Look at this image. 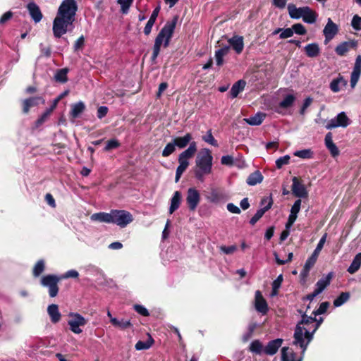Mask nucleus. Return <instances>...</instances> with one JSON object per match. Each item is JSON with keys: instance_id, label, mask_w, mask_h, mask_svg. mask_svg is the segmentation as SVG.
Segmentation results:
<instances>
[{"instance_id": "51", "label": "nucleus", "mask_w": 361, "mask_h": 361, "mask_svg": "<svg viewBox=\"0 0 361 361\" xmlns=\"http://www.w3.org/2000/svg\"><path fill=\"white\" fill-rule=\"evenodd\" d=\"M351 26L353 28L357 31L361 30V17L358 15H355L353 17L352 21H351Z\"/></svg>"}, {"instance_id": "19", "label": "nucleus", "mask_w": 361, "mask_h": 361, "mask_svg": "<svg viewBox=\"0 0 361 361\" xmlns=\"http://www.w3.org/2000/svg\"><path fill=\"white\" fill-rule=\"evenodd\" d=\"M92 221H97L100 223L112 224V210L109 213L107 212H98L94 213L90 216Z\"/></svg>"}, {"instance_id": "14", "label": "nucleus", "mask_w": 361, "mask_h": 361, "mask_svg": "<svg viewBox=\"0 0 361 361\" xmlns=\"http://www.w3.org/2000/svg\"><path fill=\"white\" fill-rule=\"evenodd\" d=\"M267 202V204L257 211L255 214L250 219V224L251 225H255L264 214V213L268 211L272 206L273 201L271 198H264L261 201V204H264Z\"/></svg>"}, {"instance_id": "18", "label": "nucleus", "mask_w": 361, "mask_h": 361, "mask_svg": "<svg viewBox=\"0 0 361 361\" xmlns=\"http://www.w3.org/2000/svg\"><path fill=\"white\" fill-rule=\"evenodd\" d=\"M255 309L257 312L265 314L268 311V306L266 300L262 295L259 290L255 292Z\"/></svg>"}, {"instance_id": "3", "label": "nucleus", "mask_w": 361, "mask_h": 361, "mask_svg": "<svg viewBox=\"0 0 361 361\" xmlns=\"http://www.w3.org/2000/svg\"><path fill=\"white\" fill-rule=\"evenodd\" d=\"M177 20V17H175L172 20L167 21L157 35L154 41L153 52L151 56V59L153 62L156 61L159 54L161 44H163L164 47H167L169 45L170 40L174 32Z\"/></svg>"}, {"instance_id": "57", "label": "nucleus", "mask_w": 361, "mask_h": 361, "mask_svg": "<svg viewBox=\"0 0 361 361\" xmlns=\"http://www.w3.org/2000/svg\"><path fill=\"white\" fill-rule=\"evenodd\" d=\"M293 35V30L291 27L282 29V32L279 35L280 39H286L291 37Z\"/></svg>"}, {"instance_id": "50", "label": "nucleus", "mask_w": 361, "mask_h": 361, "mask_svg": "<svg viewBox=\"0 0 361 361\" xmlns=\"http://www.w3.org/2000/svg\"><path fill=\"white\" fill-rule=\"evenodd\" d=\"M119 146L120 143L116 139H111L107 141L104 150L106 152H109L111 149L118 148Z\"/></svg>"}, {"instance_id": "20", "label": "nucleus", "mask_w": 361, "mask_h": 361, "mask_svg": "<svg viewBox=\"0 0 361 361\" xmlns=\"http://www.w3.org/2000/svg\"><path fill=\"white\" fill-rule=\"evenodd\" d=\"M27 8L32 19L35 23H39L42 20V12L39 9V7L35 2H30L27 6Z\"/></svg>"}, {"instance_id": "38", "label": "nucleus", "mask_w": 361, "mask_h": 361, "mask_svg": "<svg viewBox=\"0 0 361 361\" xmlns=\"http://www.w3.org/2000/svg\"><path fill=\"white\" fill-rule=\"evenodd\" d=\"M295 97L293 94H287L279 104V109H288L293 106L295 101Z\"/></svg>"}, {"instance_id": "54", "label": "nucleus", "mask_w": 361, "mask_h": 361, "mask_svg": "<svg viewBox=\"0 0 361 361\" xmlns=\"http://www.w3.org/2000/svg\"><path fill=\"white\" fill-rule=\"evenodd\" d=\"M54 106L49 110H47L36 121V126H39L43 124L47 119Z\"/></svg>"}, {"instance_id": "34", "label": "nucleus", "mask_w": 361, "mask_h": 361, "mask_svg": "<svg viewBox=\"0 0 361 361\" xmlns=\"http://www.w3.org/2000/svg\"><path fill=\"white\" fill-rule=\"evenodd\" d=\"M69 69L68 68H63L58 69L54 74V80L60 83H65L68 81V73Z\"/></svg>"}, {"instance_id": "23", "label": "nucleus", "mask_w": 361, "mask_h": 361, "mask_svg": "<svg viewBox=\"0 0 361 361\" xmlns=\"http://www.w3.org/2000/svg\"><path fill=\"white\" fill-rule=\"evenodd\" d=\"M348 81L341 75L336 78L332 80L330 82L329 87L333 92H338L342 87H345Z\"/></svg>"}, {"instance_id": "29", "label": "nucleus", "mask_w": 361, "mask_h": 361, "mask_svg": "<svg viewBox=\"0 0 361 361\" xmlns=\"http://www.w3.org/2000/svg\"><path fill=\"white\" fill-rule=\"evenodd\" d=\"M305 54L308 57L314 58L320 53V48L317 43H311L306 45L304 48Z\"/></svg>"}, {"instance_id": "16", "label": "nucleus", "mask_w": 361, "mask_h": 361, "mask_svg": "<svg viewBox=\"0 0 361 361\" xmlns=\"http://www.w3.org/2000/svg\"><path fill=\"white\" fill-rule=\"evenodd\" d=\"M292 184V191L295 196L303 198L307 196V192L305 185L301 183L296 177H293Z\"/></svg>"}, {"instance_id": "22", "label": "nucleus", "mask_w": 361, "mask_h": 361, "mask_svg": "<svg viewBox=\"0 0 361 361\" xmlns=\"http://www.w3.org/2000/svg\"><path fill=\"white\" fill-rule=\"evenodd\" d=\"M357 42L355 41L343 42L339 44L335 49L336 53L338 56H344L350 49L355 48Z\"/></svg>"}, {"instance_id": "8", "label": "nucleus", "mask_w": 361, "mask_h": 361, "mask_svg": "<svg viewBox=\"0 0 361 361\" xmlns=\"http://www.w3.org/2000/svg\"><path fill=\"white\" fill-rule=\"evenodd\" d=\"M112 224L121 228H125L133 221V215L126 210L112 209Z\"/></svg>"}, {"instance_id": "10", "label": "nucleus", "mask_w": 361, "mask_h": 361, "mask_svg": "<svg viewBox=\"0 0 361 361\" xmlns=\"http://www.w3.org/2000/svg\"><path fill=\"white\" fill-rule=\"evenodd\" d=\"M60 278L52 274L44 276L41 279L42 286L49 288V295L51 298L56 296L58 294L59 288L57 284Z\"/></svg>"}, {"instance_id": "27", "label": "nucleus", "mask_w": 361, "mask_h": 361, "mask_svg": "<svg viewBox=\"0 0 361 361\" xmlns=\"http://www.w3.org/2000/svg\"><path fill=\"white\" fill-rule=\"evenodd\" d=\"M281 361H301V357L296 358L291 348L283 347L281 350Z\"/></svg>"}, {"instance_id": "15", "label": "nucleus", "mask_w": 361, "mask_h": 361, "mask_svg": "<svg viewBox=\"0 0 361 361\" xmlns=\"http://www.w3.org/2000/svg\"><path fill=\"white\" fill-rule=\"evenodd\" d=\"M361 75V56L356 57L353 70L350 75V86L353 89L356 86Z\"/></svg>"}, {"instance_id": "37", "label": "nucleus", "mask_w": 361, "mask_h": 361, "mask_svg": "<svg viewBox=\"0 0 361 361\" xmlns=\"http://www.w3.org/2000/svg\"><path fill=\"white\" fill-rule=\"evenodd\" d=\"M263 176L259 171L251 173L247 178V183L249 185H255L262 181Z\"/></svg>"}, {"instance_id": "55", "label": "nucleus", "mask_w": 361, "mask_h": 361, "mask_svg": "<svg viewBox=\"0 0 361 361\" xmlns=\"http://www.w3.org/2000/svg\"><path fill=\"white\" fill-rule=\"evenodd\" d=\"M134 310L140 315L147 317L149 315V311L142 305H135Z\"/></svg>"}, {"instance_id": "6", "label": "nucleus", "mask_w": 361, "mask_h": 361, "mask_svg": "<svg viewBox=\"0 0 361 361\" xmlns=\"http://www.w3.org/2000/svg\"><path fill=\"white\" fill-rule=\"evenodd\" d=\"M77 10L75 0H63L59 8L58 15L68 18L69 22H73Z\"/></svg>"}, {"instance_id": "42", "label": "nucleus", "mask_w": 361, "mask_h": 361, "mask_svg": "<svg viewBox=\"0 0 361 361\" xmlns=\"http://www.w3.org/2000/svg\"><path fill=\"white\" fill-rule=\"evenodd\" d=\"M45 269V263L43 259H39L37 261V262L35 264L32 274L35 277H38L44 271Z\"/></svg>"}, {"instance_id": "58", "label": "nucleus", "mask_w": 361, "mask_h": 361, "mask_svg": "<svg viewBox=\"0 0 361 361\" xmlns=\"http://www.w3.org/2000/svg\"><path fill=\"white\" fill-rule=\"evenodd\" d=\"M301 206V200H297L294 202L293 205L291 207L290 209V214L296 215L298 216V213L300 212Z\"/></svg>"}, {"instance_id": "49", "label": "nucleus", "mask_w": 361, "mask_h": 361, "mask_svg": "<svg viewBox=\"0 0 361 361\" xmlns=\"http://www.w3.org/2000/svg\"><path fill=\"white\" fill-rule=\"evenodd\" d=\"M326 237H327V234L326 233H324L322 237L320 238L315 250H314L313 252V255H316V256H319L321 250H322L323 247H324V245L326 242Z\"/></svg>"}, {"instance_id": "46", "label": "nucleus", "mask_w": 361, "mask_h": 361, "mask_svg": "<svg viewBox=\"0 0 361 361\" xmlns=\"http://www.w3.org/2000/svg\"><path fill=\"white\" fill-rule=\"evenodd\" d=\"M291 28L293 30V34L295 33L297 35H303L307 33L306 28L301 23H295L292 25Z\"/></svg>"}, {"instance_id": "26", "label": "nucleus", "mask_w": 361, "mask_h": 361, "mask_svg": "<svg viewBox=\"0 0 361 361\" xmlns=\"http://www.w3.org/2000/svg\"><path fill=\"white\" fill-rule=\"evenodd\" d=\"M111 324L114 327L120 330H126L132 328L133 324L129 319L124 318H117L111 319Z\"/></svg>"}, {"instance_id": "41", "label": "nucleus", "mask_w": 361, "mask_h": 361, "mask_svg": "<svg viewBox=\"0 0 361 361\" xmlns=\"http://www.w3.org/2000/svg\"><path fill=\"white\" fill-rule=\"evenodd\" d=\"M350 298V294L348 292H343L337 297L334 301V305L335 307H340L346 302Z\"/></svg>"}, {"instance_id": "5", "label": "nucleus", "mask_w": 361, "mask_h": 361, "mask_svg": "<svg viewBox=\"0 0 361 361\" xmlns=\"http://www.w3.org/2000/svg\"><path fill=\"white\" fill-rule=\"evenodd\" d=\"M283 340H271L265 346L259 341L255 340L250 345L251 352L262 355H273L276 354L282 345Z\"/></svg>"}, {"instance_id": "24", "label": "nucleus", "mask_w": 361, "mask_h": 361, "mask_svg": "<svg viewBox=\"0 0 361 361\" xmlns=\"http://www.w3.org/2000/svg\"><path fill=\"white\" fill-rule=\"evenodd\" d=\"M47 313L50 317V320L53 324L59 322L61 319V314L59 310L57 305L51 304L47 307Z\"/></svg>"}, {"instance_id": "40", "label": "nucleus", "mask_w": 361, "mask_h": 361, "mask_svg": "<svg viewBox=\"0 0 361 361\" xmlns=\"http://www.w3.org/2000/svg\"><path fill=\"white\" fill-rule=\"evenodd\" d=\"M154 341V340H139L135 344V348L137 350L149 349L153 345Z\"/></svg>"}, {"instance_id": "28", "label": "nucleus", "mask_w": 361, "mask_h": 361, "mask_svg": "<svg viewBox=\"0 0 361 361\" xmlns=\"http://www.w3.org/2000/svg\"><path fill=\"white\" fill-rule=\"evenodd\" d=\"M265 114L262 112H257L253 116L244 118V121H245V123L250 126H259L263 122L264 119L265 118Z\"/></svg>"}, {"instance_id": "64", "label": "nucleus", "mask_w": 361, "mask_h": 361, "mask_svg": "<svg viewBox=\"0 0 361 361\" xmlns=\"http://www.w3.org/2000/svg\"><path fill=\"white\" fill-rule=\"evenodd\" d=\"M108 113V108L105 106H101L97 109V117L99 118H104Z\"/></svg>"}, {"instance_id": "12", "label": "nucleus", "mask_w": 361, "mask_h": 361, "mask_svg": "<svg viewBox=\"0 0 361 361\" xmlns=\"http://www.w3.org/2000/svg\"><path fill=\"white\" fill-rule=\"evenodd\" d=\"M338 26L334 23L330 18H329L327 20V23L323 30V35H324V44H327L331 40H332L338 34Z\"/></svg>"}, {"instance_id": "45", "label": "nucleus", "mask_w": 361, "mask_h": 361, "mask_svg": "<svg viewBox=\"0 0 361 361\" xmlns=\"http://www.w3.org/2000/svg\"><path fill=\"white\" fill-rule=\"evenodd\" d=\"M118 4L121 6V13L126 14L128 13L129 8L133 4V0H118Z\"/></svg>"}, {"instance_id": "31", "label": "nucleus", "mask_w": 361, "mask_h": 361, "mask_svg": "<svg viewBox=\"0 0 361 361\" xmlns=\"http://www.w3.org/2000/svg\"><path fill=\"white\" fill-rule=\"evenodd\" d=\"M181 201V193L179 191H176L171 199V204L169 207V214H173L176 209H178Z\"/></svg>"}, {"instance_id": "61", "label": "nucleus", "mask_w": 361, "mask_h": 361, "mask_svg": "<svg viewBox=\"0 0 361 361\" xmlns=\"http://www.w3.org/2000/svg\"><path fill=\"white\" fill-rule=\"evenodd\" d=\"M237 250V247L235 245H231V246H222L221 247V250L226 254L230 255L233 253Z\"/></svg>"}, {"instance_id": "7", "label": "nucleus", "mask_w": 361, "mask_h": 361, "mask_svg": "<svg viewBox=\"0 0 361 361\" xmlns=\"http://www.w3.org/2000/svg\"><path fill=\"white\" fill-rule=\"evenodd\" d=\"M68 317L70 319L68 324L70 330L75 334L82 333V327L86 325L87 320L79 313L75 312H70Z\"/></svg>"}, {"instance_id": "63", "label": "nucleus", "mask_w": 361, "mask_h": 361, "mask_svg": "<svg viewBox=\"0 0 361 361\" xmlns=\"http://www.w3.org/2000/svg\"><path fill=\"white\" fill-rule=\"evenodd\" d=\"M283 281V277L282 274H280L277 276V278L272 283V288L275 289H279L281 283Z\"/></svg>"}, {"instance_id": "35", "label": "nucleus", "mask_w": 361, "mask_h": 361, "mask_svg": "<svg viewBox=\"0 0 361 361\" xmlns=\"http://www.w3.org/2000/svg\"><path fill=\"white\" fill-rule=\"evenodd\" d=\"M331 279V274H329L326 277L322 278L316 283L315 290L317 293H321L327 286L329 285Z\"/></svg>"}, {"instance_id": "52", "label": "nucleus", "mask_w": 361, "mask_h": 361, "mask_svg": "<svg viewBox=\"0 0 361 361\" xmlns=\"http://www.w3.org/2000/svg\"><path fill=\"white\" fill-rule=\"evenodd\" d=\"M329 307V303L328 302H323L320 304L319 308L317 310L313 312L314 317L317 315L322 314L326 312L328 307Z\"/></svg>"}, {"instance_id": "21", "label": "nucleus", "mask_w": 361, "mask_h": 361, "mask_svg": "<svg viewBox=\"0 0 361 361\" xmlns=\"http://www.w3.org/2000/svg\"><path fill=\"white\" fill-rule=\"evenodd\" d=\"M228 44L230 47H231L238 54H240L243 50V37L241 36L235 35L230 38Z\"/></svg>"}, {"instance_id": "60", "label": "nucleus", "mask_w": 361, "mask_h": 361, "mask_svg": "<svg viewBox=\"0 0 361 361\" xmlns=\"http://www.w3.org/2000/svg\"><path fill=\"white\" fill-rule=\"evenodd\" d=\"M326 147L329 150L332 157H336L339 154V150L334 143L330 144Z\"/></svg>"}, {"instance_id": "1", "label": "nucleus", "mask_w": 361, "mask_h": 361, "mask_svg": "<svg viewBox=\"0 0 361 361\" xmlns=\"http://www.w3.org/2000/svg\"><path fill=\"white\" fill-rule=\"evenodd\" d=\"M192 138L190 133H186L183 137H176L172 140L176 147L180 149L185 148L189 144V147L178 156V161L179 164L176 171V183L179 181L182 174L190 165L189 160L194 157L197 152V143L195 141L190 142Z\"/></svg>"}, {"instance_id": "33", "label": "nucleus", "mask_w": 361, "mask_h": 361, "mask_svg": "<svg viewBox=\"0 0 361 361\" xmlns=\"http://www.w3.org/2000/svg\"><path fill=\"white\" fill-rule=\"evenodd\" d=\"M85 109V105L81 101L75 104H73L71 105V111L70 112V115L72 118H76L84 111Z\"/></svg>"}, {"instance_id": "25", "label": "nucleus", "mask_w": 361, "mask_h": 361, "mask_svg": "<svg viewBox=\"0 0 361 361\" xmlns=\"http://www.w3.org/2000/svg\"><path fill=\"white\" fill-rule=\"evenodd\" d=\"M288 14L290 17L293 19H299L300 18H302L303 13L306 6L297 8L295 5L293 4H289L287 6Z\"/></svg>"}, {"instance_id": "59", "label": "nucleus", "mask_w": 361, "mask_h": 361, "mask_svg": "<svg viewBox=\"0 0 361 361\" xmlns=\"http://www.w3.org/2000/svg\"><path fill=\"white\" fill-rule=\"evenodd\" d=\"M79 276V273L74 269H71L66 271L61 279H68V278H78Z\"/></svg>"}, {"instance_id": "39", "label": "nucleus", "mask_w": 361, "mask_h": 361, "mask_svg": "<svg viewBox=\"0 0 361 361\" xmlns=\"http://www.w3.org/2000/svg\"><path fill=\"white\" fill-rule=\"evenodd\" d=\"M207 198L210 202L217 204L223 199V194L216 189H212Z\"/></svg>"}, {"instance_id": "32", "label": "nucleus", "mask_w": 361, "mask_h": 361, "mask_svg": "<svg viewBox=\"0 0 361 361\" xmlns=\"http://www.w3.org/2000/svg\"><path fill=\"white\" fill-rule=\"evenodd\" d=\"M317 18V13L309 6H306L302 16L303 21L306 23L312 24L315 23Z\"/></svg>"}, {"instance_id": "11", "label": "nucleus", "mask_w": 361, "mask_h": 361, "mask_svg": "<svg viewBox=\"0 0 361 361\" xmlns=\"http://www.w3.org/2000/svg\"><path fill=\"white\" fill-rule=\"evenodd\" d=\"M350 124V120L345 112L339 113L336 117L329 120L326 125V129H333L335 128H346Z\"/></svg>"}, {"instance_id": "9", "label": "nucleus", "mask_w": 361, "mask_h": 361, "mask_svg": "<svg viewBox=\"0 0 361 361\" xmlns=\"http://www.w3.org/2000/svg\"><path fill=\"white\" fill-rule=\"evenodd\" d=\"M73 23V22H69L68 18L58 15L53 22V32L54 37L59 38L63 35L66 34L68 26L72 25Z\"/></svg>"}, {"instance_id": "4", "label": "nucleus", "mask_w": 361, "mask_h": 361, "mask_svg": "<svg viewBox=\"0 0 361 361\" xmlns=\"http://www.w3.org/2000/svg\"><path fill=\"white\" fill-rule=\"evenodd\" d=\"M322 321V319L317 321L315 317L303 314L301 321L296 326L294 338H312Z\"/></svg>"}, {"instance_id": "30", "label": "nucleus", "mask_w": 361, "mask_h": 361, "mask_svg": "<svg viewBox=\"0 0 361 361\" xmlns=\"http://www.w3.org/2000/svg\"><path fill=\"white\" fill-rule=\"evenodd\" d=\"M245 85L246 82L243 80H239L235 82L230 90L231 97L232 98L237 97L238 94L244 90Z\"/></svg>"}, {"instance_id": "47", "label": "nucleus", "mask_w": 361, "mask_h": 361, "mask_svg": "<svg viewBox=\"0 0 361 361\" xmlns=\"http://www.w3.org/2000/svg\"><path fill=\"white\" fill-rule=\"evenodd\" d=\"M202 140L212 146H218L217 141L212 135L211 130H208L207 134L202 137Z\"/></svg>"}, {"instance_id": "62", "label": "nucleus", "mask_w": 361, "mask_h": 361, "mask_svg": "<svg viewBox=\"0 0 361 361\" xmlns=\"http://www.w3.org/2000/svg\"><path fill=\"white\" fill-rule=\"evenodd\" d=\"M155 21L153 20L152 19H149L145 28H144V33L146 35H149L152 31V28L154 24Z\"/></svg>"}, {"instance_id": "2", "label": "nucleus", "mask_w": 361, "mask_h": 361, "mask_svg": "<svg viewBox=\"0 0 361 361\" xmlns=\"http://www.w3.org/2000/svg\"><path fill=\"white\" fill-rule=\"evenodd\" d=\"M213 157L207 148L202 149L195 159V177L200 182H204L205 176L212 171Z\"/></svg>"}, {"instance_id": "17", "label": "nucleus", "mask_w": 361, "mask_h": 361, "mask_svg": "<svg viewBox=\"0 0 361 361\" xmlns=\"http://www.w3.org/2000/svg\"><path fill=\"white\" fill-rule=\"evenodd\" d=\"M44 103V100L42 97H33L24 99L23 101V111L25 114H27L31 108Z\"/></svg>"}, {"instance_id": "44", "label": "nucleus", "mask_w": 361, "mask_h": 361, "mask_svg": "<svg viewBox=\"0 0 361 361\" xmlns=\"http://www.w3.org/2000/svg\"><path fill=\"white\" fill-rule=\"evenodd\" d=\"M176 145H174L173 142L171 140V142H169L164 147V149L162 151V156L164 157H167L172 154L176 151Z\"/></svg>"}, {"instance_id": "36", "label": "nucleus", "mask_w": 361, "mask_h": 361, "mask_svg": "<svg viewBox=\"0 0 361 361\" xmlns=\"http://www.w3.org/2000/svg\"><path fill=\"white\" fill-rule=\"evenodd\" d=\"M361 267V252L357 253L354 259H353V262H351L350 265L348 268V271L353 274L357 272L359 269Z\"/></svg>"}, {"instance_id": "48", "label": "nucleus", "mask_w": 361, "mask_h": 361, "mask_svg": "<svg viewBox=\"0 0 361 361\" xmlns=\"http://www.w3.org/2000/svg\"><path fill=\"white\" fill-rule=\"evenodd\" d=\"M310 341V340H294L293 345L296 348H300L301 349V353H304Z\"/></svg>"}, {"instance_id": "53", "label": "nucleus", "mask_w": 361, "mask_h": 361, "mask_svg": "<svg viewBox=\"0 0 361 361\" xmlns=\"http://www.w3.org/2000/svg\"><path fill=\"white\" fill-rule=\"evenodd\" d=\"M289 160L290 157L288 155L281 157L276 159V166L278 169H281L283 166L288 164L289 163Z\"/></svg>"}, {"instance_id": "56", "label": "nucleus", "mask_w": 361, "mask_h": 361, "mask_svg": "<svg viewBox=\"0 0 361 361\" xmlns=\"http://www.w3.org/2000/svg\"><path fill=\"white\" fill-rule=\"evenodd\" d=\"M317 258V256L312 254V255L307 259L304 267H306L307 269H311L316 263Z\"/></svg>"}, {"instance_id": "13", "label": "nucleus", "mask_w": 361, "mask_h": 361, "mask_svg": "<svg viewBox=\"0 0 361 361\" xmlns=\"http://www.w3.org/2000/svg\"><path fill=\"white\" fill-rule=\"evenodd\" d=\"M200 201V195L198 190L194 188H190L187 192L186 202L190 211L197 208Z\"/></svg>"}, {"instance_id": "43", "label": "nucleus", "mask_w": 361, "mask_h": 361, "mask_svg": "<svg viewBox=\"0 0 361 361\" xmlns=\"http://www.w3.org/2000/svg\"><path fill=\"white\" fill-rule=\"evenodd\" d=\"M293 154L294 156L302 159H310L312 157L313 152L310 149H305L295 151Z\"/></svg>"}]
</instances>
